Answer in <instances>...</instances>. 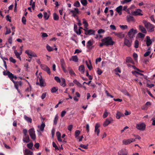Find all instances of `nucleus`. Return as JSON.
Masks as SVG:
<instances>
[{"instance_id": "1", "label": "nucleus", "mask_w": 155, "mask_h": 155, "mask_svg": "<svg viewBox=\"0 0 155 155\" xmlns=\"http://www.w3.org/2000/svg\"><path fill=\"white\" fill-rule=\"evenodd\" d=\"M143 23L148 31L152 32L154 31L155 26L146 21H144Z\"/></svg>"}, {"instance_id": "2", "label": "nucleus", "mask_w": 155, "mask_h": 155, "mask_svg": "<svg viewBox=\"0 0 155 155\" xmlns=\"http://www.w3.org/2000/svg\"><path fill=\"white\" fill-rule=\"evenodd\" d=\"M101 41L105 42V45L106 46L112 45L114 43V42L112 41L110 37H107L104 38L101 40Z\"/></svg>"}, {"instance_id": "3", "label": "nucleus", "mask_w": 155, "mask_h": 155, "mask_svg": "<svg viewBox=\"0 0 155 155\" xmlns=\"http://www.w3.org/2000/svg\"><path fill=\"white\" fill-rule=\"evenodd\" d=\"M13 82L14 84V86L15 88L17 90L18 93L20 94H21V93L19 90L18 89L19 86H21L22 85V82L21 81H13Z\"/></svg>"}, {"instance_id": "4", "label": "nucleus", "mask_w": 155, "mask_h": 155, "mask_svg": "<svg viewBox=\"0 0 155 155\" xmlns=\"http://www.w3.org/2000/svg\"><path fill=\"white\" fill-rule=\"evenodd\" d=\"M136 30H134L133 28L131 29L128 32V35L130 39H132L134 37L135 35L137 33Z\"/></svg>"}, {"instance_id": "5", "label": "nucleus", "mask_w": 155, "mask_h": 155, "mask_svg": "<svg viewBox=\"0 0 155 155\" xmlns=\"http://www.w3.org/2000/svg\"><path fill=\"white\" fill-rule=\"evenodd\" d=\"M29 135L31 138L33 140L36 139V137L35 134V131L33 128L30 129L29 130Z\"/></svg>"}, {"instance_id": "6", "label": "nucleus", "mask_w": 155, "mask_h": 155, "mask_svg": "<svg viewBox=\"0 0 155 155\" xmlns=\"http://www.w3.org/2000/svg\"><path fill=\"white\" fill-rule=\"evenodd\" d=\"M142 11L139 9H137L135 11H132L131 14L135 16L142 15L143 14L141 13Z\"/></svg>"}, {"instance_id": "7", "label": "nucleus", "mask_w": 155, "mask_h": 155, "mask_svg": "<svg viewBox=\"0 0 155 155\" xmlns=\"http://www.w3.org/2000/svg\"><path fill=\"white\" fill-rule=\"evenodd\" d=\"M3 74L4 75H7L8 76L9 78L13 82V81H14L13 80L14 75L9 71H8L7 72H6L5 71L3 72Z\"/></svg>"}, {"instance_id": "8", "label": "nucleus", "mask_w": 155, "mask_h": 155, "mask_svg": "<svg viewBox=\"0 0 155 155\" xmlns=\"http://www.w3.org/2000/svg\"><path fill=\"white\" fill-rule=\"evenodd\" d=\"M131 39L130 38V40H129L128 39L125 38L124 39V45L128 47H131L132 43V41Z\"/></svg>"}, {"instance_id": "9", "label": "nucleus", "mask_w": 155, "mask_h": 155, "mask_svg": "<svg viewBox=\"0 0 155 155\" xmlns=\"http://www.w3.org/2000/svg\"><path fill=\"white\" fill-rule=\"evenodd\" d=\"M113 121V119L111 117L108 118L106 119L105 121L103 123V126L106 127L110 123Z\"/></svg>"}, {"instance_id": "10", "label": "nucleus", "mask_w": 155, "mask_h": 155, "mask_svg": "<svg viewBox=\"0 0 155 155\" xmlns=\"http://www.w3.org/2000/svg\"><path fill=\"white\" fill-rule=\"evenodd\" d=\"M94 47V45H93V43L91 40L88 41L86 44V47L89 50H91Z\"/></svg>"}, {"instance_id": "11", "label": "nucleus", "mask_w": 155, "mask_h": 155, "mask_svg": "<svg viewBox=\"0 0 155 155\" xmlns=\"http://www.w3.org/2000/svg\"><path fill=\"white\" fill-rule=\"evenodd\" d=\"M25 53H26L28 56H32L35 57H37V55L35 53L30 50H26L25 51Z\"/></svg>"}, {"instance_id": "12", "label": "nucleus", "mask_w": 155, "mask_h": 155, "mask_svg": "<svg viewBox=\"0 0 155 155\" xmlns=\"http://www.w3.org/2000/svg\"><path fill=\"white\" fill-rule=\"evenodd\" d=\"M136 127L139 130H144L145 128V125L144 123H141L137 124Z\"/></svg>"}, {"instance_id": "13", "label": "nucleus", "mask_w": 155, "mask_h": 155, "mask_svg": "<svg viewBox=\"0 0 155 155\" xmlns=\"http://www.w3.org/2000/svg\"><path fill=\"white\" fill-rule=\"evenodd\" d=\"M134 141H135V139L134 138H131L127 140L124 139L123 140V143L125 145H127Z\"/></svg>"}, {"instance_id": "14", "label": "nucleus", "mask_w": 155, "mask_h": 155, "mask_svg": "<svg viewBox=\"0 0 155 155\" xmlns=\"http://www.w3.org/2000/svg\"><path fill=\"white\" fill-rule=\"evenodd\" d=\"M41 67L42 69L46 71L49 74H50V69L47 66L44 64H41Z\"/></svg>"}, {"instance_id": "15", "label": "nucleus", "mask_w": 155, "mask_h": 155, "mask_svg": "<svg viewBox=\"0 0 155 155\" xmlns=\"http://www.w3.org/2000/svg\"><path fill=\"white\" fill-rule=\"evenodd\" d=\"M128 151L125 148H123L121 150L118 152V155H127Z\"/></svg>"}, {"instance_id": "16", "label": "nucleus", "mask_w": 155, "mask_h": 155, "mask_svg": "<svg viewBox=\"0 0 155 155\" xmlns=\"http://www.w3.org/2000/svg\"><path fill=\"white\" fill-rule=\"evenodd\" d=\"M73 14V16L74 17L77 16V14L79 13V11L78 8H75L74 10H72L70 11Z\"/></svg>"}, {"instance_id": "17", "label": "nucleus", "mask_w": 155, "mask_h": 155, "mask_svg": "<svg viewBox=\"0 0 155 155\" xmlns=\"http://www.w3.org/2000/svg\"><path fill=\"white\" fill-rule=\"evenodd\" d=\"M100 126V124L98 123H97L95 126V130L94 131L95 133H97V136L99 135L100 132V130L98 129Z\"/></svg>"}, {"instance_id": "18", "label": "nucleus", "mask_w": 155, "mask_h": 155, "mask_svg": "<svg viewBox=\"0 0 155 155\" xmlns=\"http://www.w3.org/2000/svg\"><path fill=\"white\" fill-rule=\"evenodd\" d=\"M23 140L24 143H28L29 142V137L28 135H24L23 137Z\"/></svg>"}, {"instance_id": "19", "label": "nucleus", "mask_w": 155, "mask_h": 155, "mask_svg": "<svg viewBox=\"0 0 155 155\" xmlns=\"http://www.w3.org/2000/svg\"><path fill=\"white\" fill-rule=\"evenodd\" d=\"M146 39V44L147 46H149L151 44L152 42L151 40L150 39V37L149 36H147Z\"/></svg>"}, {"instance_id": "20", "label": "nucleus", "mask_w": 155, "mask_h": 155, "mask_svg": "<svg viewBox=\"0 0 155 155\" xmlns=\"http://www.w3.org/2000/svg\"><path fill=\"white\" fill-rule=\"evenodd\" d=\"M74 30L76 33L78 35H80L81 33V30L80 29H79L78 31V27L76 25H74Z\"/></svg>"}, {"instance_id": "21", "label": "nucleus", "mask_w": 155, "mask_h": 155, "mask_svg": "<svg viewBox=\"0 0 155 155\" xmlns=\"http://www.w3.org/2000/svg\"><path fill=\"white\" fill-rule=\"evenodd\" d=\"M95 31L92 29H89L87 30L86 32H85V34L86 35H94Z\"/></svg>"}, {"instance_id": "22", "label": "nucleus", "mask_w": 155, "mask_h": 155, "mask_svg": "<svg viewBox=\"0 0 155 155\" xmlns=\"http://www.w3.org/2000/svg\"><path fill=\"white\" fill-rule=\"evenodd\" d=\"M114 34L118 37L120 38H123L124 36V35L122 32L117 33L115 32H114Z\"/></svg>"}, {"instance_id": "23", "label": "nucleus", "mask_w": 155, "mask_h": 155, "mask_svg": "<svg viewBox=\"0 0 155 155\" xmlns=\"http://www.w3.org/2000/svg\"><path fill=\"white\" fill-rule=\"evenodd\" d=\"M139 29L143 33H146L147 32L146 29L142 25H140L139 26Z\"/></svg>"}, {"instance_id": "24", "label": "nucleus", "mask_w": 155, "mask_h": 155, "mask_svg": "<svg viewBox=\"0 0 155 155\" xmlns=\"http://www.w3.org/2000/svg\"><path fill=\"white\" fill-rule=\"evenodd\" d=\"M14 51V53L17 58H18L21 60V58L20 55H21L22 53L21 51L20 53H19L16 50H15Z\"/></svg>"}, {"instance_id": "25", "label": "nucleus", "mask_w": 155, "mask_h": 155, "mask_svg": "<svg viewBox=\"0 0 155 155\" xmlns=\"http://www.w3.org/2000/svg\"><path fill=\"white\" fill-rule=\"evenodd\" d=\"M33 152L29 150L26 149L25 150V155H33Z\"/></svg>"}, {"instance_id": "26", "label": "nucleus", "mask_w": 155, "mask_h": 155, "mask_svg": "<svg viewBox=\"0 0 155 155\" xmlns=\"http://www.w3.org/2000/svg\"><path fill=\"white\" fill-rule=\"evenodd\" d=\"M79 70L80 71H81L82 73L83 74L84 72L85 68L83 65H80L79 67Z\"/></svg>"}, {"instance_id": "27", "label": "nucleus", "mask_w": 155, "mask_h": 155, "mask_svg": "<svg viewBox=\"0 0 155 155\" xmlns=\"http://www.w3.org/2000/svg\"><path fill=\"white\" fill-rule=\"evenodd\" d=\"M78 58L76 55L72 56L71 58L70 59V61L72 60L75 62H77L78 61Z\"/></svg>"}, {"instance_id": "28", "label": "nucleus", "mask_w": 155, "mask_h": 155, "mask_svg": "<svg viewBox=\"0 0 155 155\" xmlns=\"http://www.w3.org/2000/svg\"><path fill=\"white\" fill-rule=\"evenodd\" d=\"M56 135L57 137V139L58 141L61 142L62 140L61 138V134L59 131H57L56 132Z\"/></svg>"}, {"instance_id": "29", "label": "nucleus", "mask_w": 155, "mask_h": 155, "mask_svg": "<svg viewBox=\"0 0 155 155\" xmlns=\"http://www.w3.org/2000/svg\"><path fill=\"white\" fill-rule=\"evenodd\" d=\"M60 63L62 68L63 70H64L65 64L64 60L63 59H61Z\"/></svg>"}, {"instance_id": "30", "label": "nucleus", "mask_w": 155, "mask_h": 155, "mask_svg": "<svg viewBox=\"0 0 155 155\" xmlns=\"http://www.w3.org/2000/svg\"><path fill=\"white\" fill-rule=\"evenodd\" d=\"M39 81L40 82V85L41 87L44 86V80L42 79V77L41 76L40 78H39Z\"/></svg>"}, {"instance_id": "31", "label": "nucleus", "mask_w": 155, "mask_h": 155, "mask_svg": "<svg viewBox=\"0 0 155 155\" xmlns=\"http://www.w3.org/2000/svg\"><path fill=\"white\" fill-rule=\"evenodd\" d=\"M123 116V114L120 112H117L116 115V118L117 119H119L120 117Z\"/></svg>"}, {"instance_id": "32", "label": "nucleus", "mask_w": 155, "mask_h": 155, "mask_svg": "<svg viewBox=\"0 0 155 155\" xmlns=\"http://www.w3.org/2000/svg\"><path fill=\"white\" fill-rule=\"evenodd\" d=\"M53 18L54 19L55 21L58 20L59 19V17L58 15L55 13L53 14Z\"/></svg>"}, {"instance_id": "33", "label": "nucleus", "mask_w": 155, "mask_h": 155, "mask_svg": "<svg viewBox=\"0 0 155 155\" xmlns=\"http://www.w3.org/2000/svg\"><path fill=\"white\" fill-rule=\"evenodd\" d=\"M24 117L25 120H26L27 122L30 123H31L32 119L30 117H28L26 115L24 116Z\"/></svg>"}, {"instance_id": "34", "label": "nucleus", "mask_w": 155, "mask_h": 155, "mask_svg": "<svg viewBox=\"0 0 155 155\" xmlns=\"http://www.w3.org/2000/svg\"><path fill=\"white\" fill-rule=\"evenodd\" d=\"M83 23L84 24V28H87L88 26V24L87 21L86 20L85 18L82 19Z\"/></svg>"}, {"instance_id": "35", "label": "nucleus", "mask_w": 155, "mask_h": 155, "mask_svg": "<svg viewBox=\"0 0 155 155\" xmlns=\"http://www.w3.org/2000/svg\"><path fill=\"white\" fill-rule=\"evenodd\" d=\"M68 70L69 71V73L71 75H73L74 76L76 75L75 74L74 72L72 69H71V68L70 67L68 68Z\"/></svg>"}, {"instance_id": "36", "label": "nucleus", "mask_w": 155, "mask_h": 155, "mask_svg": "<svg viewBox=\"0 0 155 155\" xmlns=\"http://www.w3.org/2000/svg\"><path fill=\"white\" fill-rule=\"evenodd\" d=\"M62 82L61 83V85L63 87H64L66 85V84L65 83V79L62 78H61Z\"/></svg>"}, {"instance_id": "37", "label": "nucleus", "mask_w": 155, "mask_h": 155, "mask_svg": "<svg viewBox=\"0 0 155 155\" xmlns=\"http://www.w3.org/2000/svg\"><path fill=\"white\" fill-rule=\"evenodd\" d=\"M58 115H56L54 120V124L56 125L57 124L58 120Z\"/></svg>"}, {"instance_id": "38", "label": "nucleus", "mask_w": 155, "mask_h": 155, "mask_svg": "<svg viewBox=\"0 0 155 155\" xmlns=\"http://www.w3.org/2000/svg\"><path fill=\"white\" fill-rule=\"evenodd\" d=\"M109 113L107 112V110L106 109H105L102 116L103 118H105L107 117V116H108Z\"/></svg>"}, {"instance_id": "39", "label": "nucleus", "mask_w": 155, "mask_h": 155, "mask_svg": "<svg viewBox=\"0 0 155 155\" xmlns=\"http://www.w3.org/2000/svg\"><path fill=\"white\" fill-rule=\"evenodd\" d=\"M73 82L79 87H81L82 86L81 84L76 79L74 80L73 81Z\"/></svg>"}, {"instance_id": "40", "label": "nucleus", "mask_w": 155, "mask_h": 155, "mask_svg": "<svg viewBox=\"0 0 155 155\" xmlns=\"http://www.w3.org/2000/svg\"><path fill=\"white\" fill-rule=\"evenodd\" d=\"M126 18L128 21H132L134 20L133 17L130 15H127Z\"/></svg>"}, {"instance_id": "41", "label": "nucleus", "mask_w": 155, "mask_h": 155, "mask_svg": "<svg viewBox=\"0 0 155 155\" xmlns=\"http://www.w3.org/2000/svg\"><path fill=\"white\" fill-rule=\"evenodd\" d=\"M120 91L125 95H126L129 96H130L127 90H125L122 89Z\"/></svg>"}, {"instance_id": "42", "label": "nucleus", "mask_w": 155, "mask_h": 155, "mask_svg": "<svg viewBox=\"0 0 155 155\" xmlns=\"http://www.w3.org/2000/svg\"><path fill=\"white\" fill-rule=\"evenodd\" d=\"M126 61L127 62H130L131 63H133L134 62L132 58L130 57L127 58Z\"/></svg>"}, {"instance_id": "43", "label": "nucleus", "mask_w": 155, "mask_h": 155, "mask_svg": "<svg viewBox=\"0 0 155 155\" xmlns=\"http://www.w3.org/2000/svg\"><path fill=\"white\" fill-rule=\"evenodd\" d=\"M122 8V6L120 5L118 6L116 8V10L118 13H119L121 11Z\"/></svg>"}, {"instance_id": "44", "label": "nucleus", "mask_w": 155, "mask_h": 155, "mask_svg": "<svg viewBox=\"0 0 155 155\" xmlns=\"http://www.w3.org/2000/svg\"><path fill=\"white\" fill-rule=\"evenodd\" d=\"M81 2L82 5L84 6H86L87 3V0H81Z\"/></svg>"}, {"instance_id": "45", "label": "nucleus", "mask_w": 155, "mask_h": 155, "mask_svg": "<svg viewBox=\"0 0 155 155\" xmlns=\"http://www.w3.org/2000/svg\"><path fill=\"white\" fill-rule=\"evenodd\" d=\"M139 41L137 40H135L134 42V47L135 48H137L139 47Z\"/></svg>"}, {"instance_id": "46", "label": "nucleus", "mask_w": 155, "mask_h": 155, "mask_svg": "<svg viewBox=\"0 0 155 155\" xmlns=\"http://www.w3.org/2000/svg\"><path fill=\"white\" fill-rule=\"evenodd\" d=\"M80 131L79 130H76L75 132V137H77L80 134Z\"/></svg>"}, {"instance_id": "47", "label": "nucleus", "mask_w": 155, "mask_h": 155, "mask_svg": "<svg viewBox=\"0 0 155 155\" xmlns=\"http://www.w3.org/2000/svg\"><path fill=\"white\" fill-rule=\"evenodd\" d=\"M33 146V143L32 142H31L27 144V147L30 149H32Z\"/></svg>"}, {"instance_id": "48", "label": "nucleus", "mask_w": 155, "mask_h": 155, "mask_svg": "<svg viewBox=\"0 0 155 155\" xmlns=\"http://www.w3.org/2000/svg\"><path fill=\"white\" fill-rule=\"evenodd\" d=\"M32 2H33V0H30V5H32V8L33 9H34L35 6V2H33V3L32 4Z\"/></svg>"}, {"instance_id": "49", "label": "nucleus", "mask_w": 155, "mask_h": 155, "mask_svg": "<svg viewBox=\"0 0 155 155\" xmlns=\"http://www.w3.org/2000/svg\"><path fill=\"white\" fill-rule=\"evenodd\" d=\"M80 3L79 2V1H77L75 2L74 4V6H75L76 7H80Z\"/></svg>"}, {"instance_id": "50", "label": "nucleus", "mask_w": 155, "mask_h": 155, "mask_svg": "<svg viewBox=\"0 0 155 155\" xmlns=\"http://www.w3.org/2000/svg\"><path fill=\"white\" fill-rule=\"evenodd\" d=\"M45 127V124L43 123H42L41 124L40 127V130L41 131H43L44 130V128Z\"/></svg>"}, {"instance_id": "51", "label": "nucleus", "mask_w": 155, "mask_h": 155, "mask_svg": "<svg viewBox=\"0 0 155 155\" xmlns=\"http://www.w3.org/2000/svg\"><path fill=\"white\" fill-rule=\"evenodd\" d=\"M88 144L87 145H84L83 144H80V147L84 149H87L88 148Z\"/></svg>"}, {"instance_id": "52", "label": "nucleus", "mask_w": 155, "mask_h": 155, "mask_svg": "<svg viewBox=\"0 0 155 155\" xmlns=\"http://www.w3.org/2000/svg\"><path fill=\"white\" fill-rule=\"evenodd\" d=\"M44 17L45 20H47L49 18V16H48L47 12H45L44 13Z\"/></svg>"}, {"instance_id": "53", "label": "nucleus", "mask_w": 155, "mask_h": 155, "mask_svg": "<svg viewBox=\"0 0 155 155\" xmlns=\"http://www.w3.org/2000/svg\"><path fill=\"white\" fill-rule=\"evenodd\" d=\"M54 79L58 83H60L61 82L60 79L58 77H55Z\"/></svg>"}, {"instance_id": "54", "label": "nucleus", "mask_w": 155, "mask_h": 155, "mask_svg": "<svg viewBox=\"0 0 155 155\" xmlns=\"http://www.w3.org/2000/svg\"><path fill=\"white\" fill-rule=\"evenodd\" d=\"M58 89L56 87H54L51 88V92L52 93H55L58 91Z\"/></svg>"}, {"instance_id": "55", "label": "nucleus", "mask_w": 155, "mask_h": 155, "mask_svg": "<svg viewBox=\"0 0 155 155\" xmlns=\"http://www.w3.org/2000/svg\"><path fill=\"white\" fill-rule=\"evenodd\" d=\"M22 23L24 24L25 25L26 24V19L25 18L24 16H23L22 18Z\"/></svg>"}, {"instance_id": "56", "label": "nucleus", "mask_w": 155, "mask_h": 155, "mask_svg": "<svg viewBox=\"0 0 155 155\" xmlns=\"http://www.w3.org/2000/svg\"><path fill=\"white\" fill-rule=\"evenodd\" d=\"M120 27L123 29H126L127 28V25H120Z\"/></svg>"}, {"instance_id": "57", "label": "nucleus", "mask_w": 155, "mask_h": 155, "mask_svg": "<svg viewBox=\"0 0 155 155\" xmlns=\"http://www.w3.org/2000/svg\"><path fill=\"white\" fill-rule=\"evenodd\" d=\"M47 50L49 51H53V49H52V48L51 47H50V46H49L48 45H47Z\"/></svg>"}, {"instance_id": "58", "label": "nucleus", "mask_w": 155, "mask_h": 155, "mask_svg": "<svg viewBox=\"0 0 155 155\" xmlns=\"http://www.w3.org/2000/svg\"><path fill=\"white\" fill-rule=\"evenodd\" d=\"M10 61L14 63H15L16 61L15 59H14L12 57H10L9 58Z\"/></svg>"}, {"instance_id": "59", "label": "nucleus", "mask_w": 155, "mask_h": 155, "mask_svg": "<svg viewBox=\"0 0 155 155\" xmlns=\"http://www.w3.org/2000/svg\"><path fill=\"white\" fill-rule=\"evenodd\" d=\"M52 145H53V147L55 148V150H59V149H58V147H57L56 144H55V143L54 142H52Z\"/></svg>"}, {"instance_id": "60", "label": "nucleus", "mask_w": 155, "mask_h": 155, "mask_svg": "<svg viewBox=\"0 0 155 155\" xmlns=\"http://www.w3.org/2000/svg\"><path fill=\"white\" fill-rule=\"evenodd\" d=\"M138 35L140 37L143 38H144V36H145V35L142 33H139L138 34Z\"/></svg>"}, {"instance_id": "61", "label": "nucleus", "mask_w": 155, "mask_h": 155, "mask_svg": "<svg viewBox=\"0 0 155 155\" xmlns=\"http://www.w3.org/2000/svg\"><path fill=\"white\" fill-rule=\"evenodd\" d=\"M154 86V85L153 84H149L148 83L147 84V86L150 88H151L152 87H153Z\"/></svg>"}, {"instance_id": "62", "label": "nucleus", "mask_w": 155, "mask_h": 155, "mask_svg": "<svg viewBox=\"0 0 155 155\" xmlns=\"http://www.w3.org/2000/svg\"><path fill=\"white\" fill-rule=\"evenodd\" d=\"M150 53V51H147L143 55V56L145 57H146L149 55Z\"/></svg>"}, {"instance_id": "63", "label": "nucleus", "mask_w": 155, "mask_h": 155, "mask_svg": "<svg viewBox=\"0 0 155 155\" xmlns=\"http://www.w3.org/2000/svg\"><path fill=\"white\" fill-rule=\"evenodd\" d=\"M66 113V111L65 110H63L62 111L61 114V116L62 117H63Z\"/></svg>"}, {"instance_id": "64", "label": "nucleus", "mask_w": 155, "mask_h": 155, "mask_svg": "<svg viewBox=\"0 0 155 155\" xmlns=\"http://www.w3.org/2000/svg\"><path fill=\"white\" fill-rule=\"evenodd\" d=\"M105 32V30L103 29H100L99 30L97 31L98 33L99 34H101V33H104Z\"/></svg>"}]
</instances>
